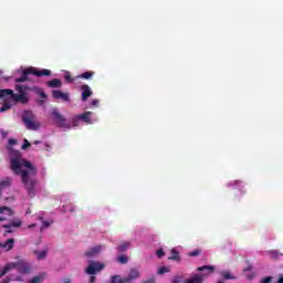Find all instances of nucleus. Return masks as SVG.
Instances as JSON below:
<instances>
[{
  "instance_id": "nucleus-11",
  "label": "nucleus",
  "mask_w": 283,
  "mask_h": 283,
  "mask_svg": "<svg viewBox=\"0 0 283 283\" xmlns=\"http://www.w3.org/2000/svg\"><path fill=\"white\" fill-rule=\"evenodd\" d=\"M12 227L14 229H21V227H23V220H21L20 218H14L10 221V223L4 224L3 229H12Z\"/></svg>"
},
{
  "instance_id": "nucleus-14",
  "label": "nucleus",
  "mask_w": 283,
  "mask_h": 283,
  "mask_svg": "<svg viewBox=\"0 0 283 283\" xmlns=\"http://www.w3.org/2000/svg\"><path fill=\"white\" fill-rule=\"evenodd\" d=\"M12 101L15 103H28V94L21 93V94H14L12 95Z\"/></svg>"
},
{
  "instance_id": "nucleus-10",
  "label": "nucleus",
  "mask_w": 283,
  "mask_h": 283,
  "mask_svg": "<svg viewBox=\"0 0 283 283\" xmlns=\"http://www.w3.org/2000/svg\"><path fill=\"white\" fill-rule=\"evenodd\" d=\"M140 277V271L138 269L133 268L130 269L128 275L125 277L126 283H133L135 280H138Z\"/></svg>"
},
{
  "instance_id": "nucleus-27",
  "label": "nucleus",
  "mask_w": 283,
  "mask_h": 283,
  "mask_svg": "<svg viewBox=\"0 0 283 283\" xmlns=\"http://www.w3.org/2000/svg\"><path fill=\"white\" fill-rule=\"evenodd\" d=\"M170 272H171V268H167V266H161L157 271L158 275H164V273H170Z\"/></svg>"
},
{
  "instance_id": "nucleus-32",
  "label": "nucleus",
  "mask_w": 283,
  "mask_h": 283,
  "mask_svg": "<svg viewBox=\"0 0 283 283\" xmlns=\"http://www.w3.org/2000/svg\"><path fill=\"white\" fill-rule=\"evenodd\" d=\"M80 120H81V117H78V115H75V116L72 118L73 127H78Z\"/></svg>"
},
{
  "instance_id": "nucleus-13",
  "label": "nucleus",
  "mask_w": 283,
  "mask_h": 283,
  "mask_svg": "<svg viewBox=\"0 0 283 283\" xmlns=\"http://www.w3.org/2000/svg\"><path fill=\"white\" fill-rule=\"evenodd\" d=\"M82 90V101L85 102L90 98V96H92V88L90 87V85L84 84L81 86Z\"/></svg>"
},
{
  "instance_id": "nucleus-6",
  "label": "nucleus",
  "mask_w": 283,
  "mask_h": 283,
  "mask_svg": "<svg viewBox=\"0 0 283 283\" xmlns=\"http://www.w3.org/2000/svg\"><path fill=\"white\" fill-rule=\"evenodd\" d=\"M52 116L57 127H60L61 129H72V125L67 124V119H65V117L61 113H59V109H53Z\"/></svg>"
},
{
  "instance_id": "nucleus-5",
  "label": "nucleus",
  "mask_w": 283,
  "mask_h": 283,
  "mask_svg": "<svg viewBox=\"0 0 283 283\" xmlns=\"http://www.w3.org/2000/svg\"><path fill=\"white\" fill-rule=\"evenodd\" d=\"M197 271L202 272V274H193L185 283H202V282H205V276L206 275H211V273H213V271H216V266H213V265H203V266L197 268Z\"/></svg>"
},
{
  "instance_id": "nucleus-19",
  "label": "nucleus",
  "mask_w": 283,
  "mask_h": 283,
  "mask_svg": "<svg viewBox=\"0 0 283 283\" xmlns=\"http://www.w3.org/2000/svg\"><path fill=\"white\" fill-rule=\"evenodd\" d=\"M129 247H132V242L124 241L122 244H119L117 247V251H118V253H123V252L127 251V249H129Z\"/></svg>"
},
{
  "instance_id": "nucleus-54",
  "label": "nucleus",
  "mask_w": 283,
  "mask_h": 283,
  "mask_svg": "<svg viewBox=\"0 0 283 283\" xmlns=\"http://www.w3.org/2000/svg\"><path fill=\"white\" fill-rule=\"evenodd\" d=\"M175 282H180V279H179V277H177V279L175 280Z\"/></svg>"
},
{
  "instance_id": "nucleus-50",
  "label": "nucleus",
  "mask_w": 283,
  "mask_h": 283,
  "mask_svg": "<svg viewBox=\"0 0 283 283\" xmlns=\"http://www.w3.org/2000/svg\"><path fill=\"white\" fill-rule=\"evenodd\" d=\"M143 283H154V280L144 281Z\"/></svg>"
},
{
  "instance_id": "nucleus-52",
  "label": "nucleus",
  "mask_w": 283,
  "mask_h": 283,
  "mask_svg": "<svg viewBox=\"0 0 283 283\" xmlns=\"http://www.w3.org/2000/svg\"><path fill=\"white\" fill-rule=\"evenodd\" d=\"M46 151H50V145H45Z\"/></svg>"
},
{
  "instance_id": "nucleus-3",
  "label": "nucleus",
  "mask_w": 283,
  "mask_h": 283,
  "mask_svg": "<svg viewBox=\"0 0 283 283\" xmlns=\"http://www.w3.org/2000/svg\"><path fill=\"white\" fill-rule=\"evenodd\" d=\"M17 74H21V77L15 78V83H25L28 81V75L33 74L34 76H50L52 74V71L48 69H43L41 71L36 70L35 67H29V69H19L17 71Z\"/></svg>"
},
{
  "instance_id": "nucleus-2",
  "label": "nucleus",
  "mask_w": 283,
  "mask_h": 283,
  "mask_svg": "<svg viewBox=\"0 0 283 283\" xmlns=\"http://www.w3.org/2000/svg\"><path fill=\"white\" fill-rule=\"evenodd\" d=\"M14 269H17L18 273H21L22 275L32 273V264L25 261L9 262L0 270V277L8 275V273H10V271H14Z\"/></svg>"
},
{
  "instance_id": "nucleus-8",
  "label": "nucleus",
  "mask_w": 283,
  "mask_h": 283,
  "mask_svg": "<svg viewBox=\"0 0 283 283\" xmlns=\"http://www.w3.org/2000/svg\"><path fill=\"white\" fill-rule=\"evenodd\" d=\"M105 249H106V247L103 244L91 247L86 250L85 256L86 258H96V256L101 255V253H103V251H105Z\"/></svg>"
},
{
  "instance_id": "nucleus-9",
  "label": "nucleus",
  "mask_w": 283,
  "mask_h": 283,
  "mask_svg": "<svg viewBox=\"0 0 283 283\" xmlns=\"http://www.w3.org/2000/svg\"><path fill=\"white\" fill-rule=\"evenodd\" d=\"M94 113L92 112H85L83 114L78 115L80 120H83V123H86V125H94V123H98V118H92Z\"/></svg>"
},
{
  "instance_id": "nucleus-51",
  "label": "nucleus",
  "mask_w": 283,
  "mask_h": 283,
  "mask_svg": "<svg viewBox=\"0 0 283 283\" xmlns=\"http://www.w3.org/2000/svg\"><path fill=\"white\" fill-rule=\"evenodd\" d=\"M34 145H41V142L35 140V142H34Z\"/></svg>"
},
{
  "instance_id": "nucleus-26",
  "label": "nucleus",
  "mask_w": 283,
  "mask_h": 283,
  "mask_svg": "<svg viewBox=\"0 0 283 283\" xmlns=\"http://www.w3.org/2000/svg\"><path fill=\"white\" fill-rule=\"evenodd\" d=\"M221 275H222L223 280H235V276L233 274H231V272H229V271H222Z\"/></svg>"
},
{
  "instance_id": "nucleus-21",
  "label": "nucleus",
  "mask_w": 283,
  "mask_h": 283,
  "mask_svg": "<svg viewBox=\"0 0 283 283\" xmlns=\"http://www.w3.org/2000/svg\"><path fill=\"white\" fill-rule=\"evenodd\" d=\"M172 255L168 258V260H172L174 262H180V252L176 248L171 250Z\"/></svg>"
},
{
  "instance_id": "nucleus-24",
  "label": "nucleus",
  "mask_w": 283,
  "mask_h": 283,
  "mask_svg": "<svg viewBox=\"0 0 283 283\" xmlns=\"http://www.w3.org/2000/svg\"><path fill=\"white\" fill-rule=\"evenodd\" d=\"M48 85L50 87H62L63 82H61V80H59V78H54V80L49 81Z\"/></svg>"
},
{
  "instance_id": "nucleus-55",
  "label": "nucleus",
  "mask_w": 283,
  "mask_h": 283,
  "mask_svg": "<svg viewBox=\"0 0 283 283\" xmlns=\"http://www.w3.org/2000/svg\"><path fill=\"white\" fill-rule=\"evenodd\" d=\"M217 283H224V281H218Z\"/></svg>"
},
{
  "instance_id": "nucleus-46",
  "label": "nucleus",
  "mask_w": 283,
  "mask_h": 283,
  "mask_svg": "<svg viewBox=\"0 0 283 283\" xmlns=\"http://www.w3.org/2000/svg\"><path fill=\"white\" fill-rule=\"evenodd\" d=\"M7 233H14V230H12V228L7 229Z\"/></svg>"
},
{
  "instance_id": "nucleus-47",
  "label": "nucleus",
  "mask_w": 283,
  "mask_h": 283,
  "mask_svg": "<svg viewBox=\"0 0 283 283\" xmlns=\"http://www.w3.org/2000/svg\"><path fill=\"white\" fill-rule=\"evenodd\" d=\"M253 266L249 265L248 268L244 269V271H251Z\"/></svg>"
},
{
  "instance_id": "nucleus-16",
  "label": "nucleus",
  "mask_w": 283,
  "mask_h": 283,
  "mask_svg": "<svg viewBox=\"0 0 283 283\" xmlns=\"http://www.w3.org/2000/svg\"><path fill=\"white\" fill-rule=\"evenodd\" d=\"M13 94L14 92L12 90H0V98H4L6 101H8V98H12Z\"/></svg>"
},
{
  "instance_id": "nucleus-25",
  "label": "nucleus",
  "mask_w": 283,
  "mask_h": 283,
  "mask_svg": "<svg viewBox=\"0 0 283 283\" xmlns=\"http://www.w3.org/2000/svg\"><path fill=\"white\" fill-rule=\"evenodd\" d=\"M40 222H42V227L40 229V231H43V229H50V227H52V222L53 221H45L43 220V217H39Z\"/></svg>"
},
{
  "instance_id": "nucleus-38",
  "label": "nucleus",
  "mask_w": 283,
  "mask_h": 283,
  "mask_svg": "<svg viewBox=\"0 0 283 283\" xmlns=\"http://www.w3.org/2000/svg\"><path fill=\"white\" fill-rule=\"evenodd\" d=\"M38 94L41 98H46L48 95H45V92H43V90H38Z\"/></svg>"
},
{
  "instance_id": "nucleus-15",
  "label": "nucleus",
  "mask_w": 283,
  "mask_h": 283,
  "mask_svg": "<svg viewBox=\"0 0 283 283\" xmlns=\"http://www.w3.org/2000/svg\"><path fill=\"white\" fill-rule=\"evenodd\" d=\"M14 213V210L10 207L2 206L0 207V216H4V218H12V214Z\"/></svg>"
},
{
  "instance_id": "nucleus-31",
  "label": "nucleus",
  "mask_w": 283,
  "mask_h": 283,
  "mask_svg": "<svg viewBox=\"0 0 283 283\" xmlns=\"http://www.w3.org/2000/svg\"><path fill=\"white\" fill-rule=\"evenodd\" d=\"M10 107H12V104L10 103H4L2 105V107H0V112L3 113V112H8V109H10Z\"/></svg>"
},
{
  "instance_id": "nucleus-44",
  "label": "nucleus",
  "mask_w": 283,
  "mask_h": 283,
  "mask_svg": "<svg viewBox=\"0 0 283 283\" xmlns=\"http://www.w3.org/2000/svg\"><path fill=\"white\" fill-rule=\"evenodd\" d=\"M90 283H96V276H91Z\"/></svg>"
},
{
  "instance_id": "nucleus-23",
  "label": "nucleus",
  "mask_w": 283,
  "mask_h": 283,
  "mask_svg": "<svg viewBox=\"0 0 283 283\" xmlns=\"http://www.w3.org/2000/svg\"><path fill=\"white\" fill-rule=\"evenodd\" d=\"M109 283H127L125 277H122L120 275H113L111 276Z\"/></svg>"
},
{
  "instance_id": "nucleus-17",
  "label": "nucleus",
  "mask_w": 283,
  "mask_h": 283,
  "mask_svg": "<svg viewBox=\"0 0 283 283\" xmlns=\"http://www.w3.org/2000/svg\"><path fill=\"white\" fill-rule=\"evenodd\" d=\"M0 248L12 251L14 249V239H8L6 243H0Z\"/></svg>"
},
{
  "instance_id": "nucleus-18",
  "label": "nucleus",
  "mask_w": 283,
  "mask_h": 283,
  "mask_svg": "<svg viewBox=\"0 0 283 283\" xmlns=\"http://www.w3.org/2000/svg\"><path fill=\"white\" fill-rule=\"evenodd\" d=\"M265 253H266V255H269V258H271V260H277V258L283 255V253H281L277 250H270V251H266Z\"/></svg>"
},
{
  "instance_id": "nucleus-7",
  "label": "nucleus",
  "mask_w": 283,
  "mask_h": 283,
  "mask_svg": "<svg viewBox=\"0 0 283 283\" xmlns=\"http://www.w3.org/2000/svg\"><path fill=\"white\" fill-rule=\"evenodd\" d=\"M103 269H105L104 263H101L98 261H91L85 270V273H87V275H96V273H101Z\"/></svg>"
},
{
  "instance_id": "nucleus-39",
  "label": "nucleus",
  "mask_w": 283,
  "mask_h": 283,
  "mask_svg": "<svg viewBox=\"0 0 283 283\" xmlns=\"http://www.w3.org/2000/svg\"><path fill=\"white\" fill-rule=\"evenodd\" d=\"M273 281L272 276H266L265 279L262 280L261 283H271Z\"/></svg>"
},
{
  "instance_id": "nucleus-36",
  "label": "nucleus",
  "mask_w": 283,
  "mask_h": 283,
  "mask_svg": "<svg viewBox=\"0 0 283 283\" xmlns=\"http://www.w3.org/2000/svg\"><path fill=\"white\" fill-rule=\"evenodd\" d=\"M233 185H239V187H242V185H244V182L234 180L233 182L228 184V187H233Z\"/></svg>"
},
{
  "instance_id": "nucleus-33",
  "label": "nucleus",
  "mask_w": 283,
  "mask_h": 283,
  "mask_svg": "<svg viewBox=\"0 0 283 283\" xmlns=\"http://www.w3.org/2000/svg\"><path fill=\"white\" fill-rule=\"evenodd\" d=\"M64 78L65 81H67V83H73L74 80H72V76L70 75V72L69 71H64Z\"/></svg>"
},
{
  "instance_id": "nucleus-43",
  "label": "nucleus",
  "mask_w": 283,
  "mask_h": 283,
  "mask_svg": "<svg viewBox=\"0 0 283 283\" xmlns=\"http://www.w3.org/2000/svg\"><path fill=\"white\" fill-rule=\"evenodd\" d=\"M98 103H99V101L95 98L91 102V105L96 106V105H98Z\"/></svg>"
},
{
  "instance_id": "nucleus-1",
  "label": "nucleus",
  "mask_w": 283,
  "mask_h": 283,
  "mask_svg": "<svg viewBox=\"0 0 283 283\" xmlns=\"http://www.w3.org/2000/svg\"><path fill=\"white\" fill-rule=\"evenodd\" d=\"M14 145H17V139L10 138L8 151L9 158L11 160V170L13 174H15V176H21L22 184L29 196L34 198V187H36V179L34 176L38 174L36 167H34L32 163L23 159L21 151L12 148Z\"/></svg>"
},
{
  "instance_id": "nucleus-30",
  "label": "nucleus",
  "mask_w": 283,
  "mask_h": 283,
  "mask_svg": "<svg viewBox=\"0 0 283 283\" xmlns=\"http://www.w3.org/2000/svg\"><path fill=\"white\" fill-rule=\"evenodd\" d=\"M92 76H94V72H85V73L80 75V78L90 80V78H92Z\"/></svg>"
},
{
  "instance_id": "nucleus-53",
  "label": "nucleus",
  "mask_w": 283,
  "mask_h": 283,
  "mask_svg": "<svg viewBox=\"0 0 283 283\" xmlns=\"http://www.w3.org/2000/svg\"><path fill=\"white\" fill-rule=\"evenodd\" d=\"M15 280H17L18 282H21V277H17Z\"/></svg>"
},
{
  "instance_id": "nucleus-29",
  "label": "nucleus",
  "mask_w": 283,
  "mask_h": 283,
  "mask_svg": "<svg viewBox=\"0 0 283 283\" xmlns=\"http://www.w3.org/2000/svg\"><path fill=\"white\" fill-rule=\"evenodd\" d=\"M43 280H44L43 275L40 274V275H38V276H34V277L31 280V283H43Z\"/></svg>"
},
{
  "instance_id": "nucleus-49",
  "label": "nucleus",
  "mask_w": 283,
  "mask_h": 283,
  "mask_svg": "<svg viewBox=\"0 0 283 283\" xmlns=\"http://www.w3.org/2000/svg\"><path fill=\"white\" fill-rule=\"evenodd\" d=\"M277 283H283V276L277 280Z\"/></svg>"
},
{
  "instance_id": "nucleus-12",
  "label": "nucleus",
  "mask_w": 283,
  "mask_h": 283,
  "mask_svg": "<svg viewBox=\"0 0 283 283\" xmlns=\"http://www.w3.org/2000/svg\"><path fill=\"white\" fill-rule=\"evenodd\" d=\"M53 98L70 103V94L63 93L62 91H53Z\"/></svg>"
},
{
  "instance_id": "nucleus-42",
  "label": "nucleus",
  "mask_w": 283,
  "mask_h": 283,
  "mask_svg": "<svg viewBox=\"0 0 283 283\" xmlns=\"http://www.w3.org/2000/svg\"><path fill=\"white\" fill-rule=\"evenodd\" d=\"M10 282H12V279L8 276L7 279L2 280L0 283H10Z\"/></svg>"
},
{
  "instance_id": "nucleus-48",
  "label": "nucleus",
  "mask_w": 283,
  "mask_h": 283,
  "mask_svg": "<svg viewBox=\"0 0 283 283\" xmlns=\"http://www.w3.org/2000/svg\"><path fill=\"white\" fill-rule=\"evenodd\" d=\"M6 219V217H0V222H4Z\"/></svg>"
},
{
  "instance_id": "nucleus-35",
  "label": "nucleus",
  "mask_w": 283,
  "mask_h": 283,
  "mask_svg": "<svg viewBox=\"0 0 283 283\" xmlns=\"http://www.w3.org/2000/svg\"><path fill=\"white\" fill-rule=\"evenodd\" d=\"M15 90L19 94H25V86H15Z\"/></svg>"
},
{
  "instance_id": "nucleus-41",
  "label": "nucleus",
  "mask_w": 283,
  "mask_h": 283,
  "mask_svg": "<svg viewBox=\"0 0 283 283\" xmlns=\"http://www.w3.org/2000/svg\"><path fill=\"white\" fill-rule=\"evenodd\" d=\"M0 134H1L2 138H6L8 136V132H6L3 129L0 130Z\"/></svg>"
},
{
  "instance_id": "nucleus-20",
  "label": "nucleus",
  "mask_w": 283,
  "mask_h": 283,
  "mask_svg": "<svg viewBox=\"0 0 283 283\" xmlns=\"http://www.w3.org/2000/svg\"><path fill=\"white\" fill-rule=\"evenodd\" d=\"M12 185V178L7 177L4 180L0 181V191L3 189H8Z\"/></svg>"
},
{
  "instance_id": "nucleus-37",
  "label": "nucleus",
  "mask_w": 283,
  "mask_h": 283,
  "mask_svg": "<svg viewBox=\"0 0 283 283\" xmlns=\"http://www.w3.org/2000/svg\"><path fill=\"white\" fill-rule=\"evenodd\" d=\"M190 258H197V255H200V250H193L189 253Z\"/></svg>"
},
{
  "instance_id": "nucleus-45",
  "label": "nucleus",
  "mask_w": 283,
  "mask_h": 283,
  "mask_svg": "<svg viewBox=\"0 0 283 283\" xmlns=\"http://www.w3.org/2000/svg\"><path fill=\"white\" fill-rule=\"evenodd\" d=\"M34 227H36V223L30 224L28 229H34Z\"/></svg>"
},
{
  "instance_id": "nucleus-40",
  "label": "nucleus",
  "mask_w": 283,
  "mask_h": 283,
  "mask_svg": "<svg viewBox=\"0 0 283 283\" xmlns=\"http://www.w3.org/2000/svg\"><path fill=\"white\" fill-rule=\"evenodd\" d=\"M30 142H28V139H24V144L22 145L21 149H27L28 147H30Z\"/></svg>"
},
{
  "instance_id": "nucleus-28",
  "label": "nucleus",
  "mask_w": 283,
  "mask_h": 283,
  "mask_svg": "<svg viewBox=\"0 0 283 283\" xmlns=\"http://www.w3.org/2000/svg\"><path fill=\"white\" fill-rule=\"evenodd\" d=\"M117 262H118L119 264H127V262H129V260L127 259L126 255H119V256L117 258Z\"/></svg>"
},
{
  "instance_id": "nucleus-4",
  "label": "nucleus",
  "mask_w": 283,
  "mask_h": 283,
  "mask_svg": "<svg viewBox=\"0 0 283 283\" xmlns=\"http://www.w3.org/2000/svg\"><path fill=\"white\" fill-rule=\"evenodd\" d=\"M22 122L27 129L31 132H38L41 128V124L36 120V116L31 111H24L22 114Z\"/></svg>"
},
{
  "instance_id": "nucleus-56",
  "label": "nucleus",
  "mask_w": 283,
  "mask_h": 283,
  "mask_svg": "<svg viewBox=\"0 0 283 283\" xmlns=\"http://www.w3.org/2000/svg\"><path fill=\"white\" fill-rule=\"evenodd\" d=\"M41 104H43V101H40Z\"/></svg>"
},
{
  "instance_id": "nucleus-22",
  "label": "nucleus",
  "mask_w": 283,
  "mask_h": 283,
  "mask_svg": "<svg viewBox=\"0 0 283 283\" xmlns=\"http://www.w3.org/2000/svg\"><path fill=\"white\" fill-rule=\"evenodd\" d=\"M34 255H36V260H45V258H48V250H35Z\"/></svg>"
},
{
  "instance_id": "nucleus-34",
  "label": "nucleus",
  "mask_w": 283,
  "mask_h": 283,
  "mask_svg": "<svg viewBox=\"0 0 283 283\" xmlns=\"http://www.w3.org/2000/svg\"><path fill=\"white\" fill-rule=\"evenodd\" d=\"M156 255L157 258H165V250H163V248L158 249Z\"/></svg>"
}]
</instances>
